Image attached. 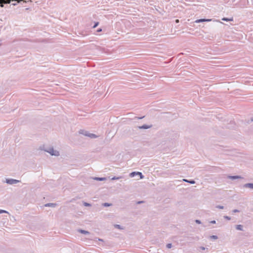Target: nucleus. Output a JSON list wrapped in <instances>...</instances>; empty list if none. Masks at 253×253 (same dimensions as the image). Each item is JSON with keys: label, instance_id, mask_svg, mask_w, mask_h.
Returning <instances> with one entry per match:
<instances>
[{"label": "nucleus", "instance_id": "c756f323", "mask_svg": "<svg viewBox=\"0 0 253 253\" xmlns=\"http://www.w3.org/2000/svg\"><path fill=\"white\" fill-rule=\"evenodd\" d=\"M101 31H102V29L101 28L98 29L97 31V32H100Z\"/></svg>", "mask_w": 253, "mask_h": 253}, {"label": "nucleus", "instance_id": "423d86ee", "mask_svg": "<svg viewBox=\"0 0 253 253\" xmlns=\"http://www.w3.org/2000/svg\"><path fill=\"white\" fill-rule=\"evenodd\" d=\"M227 178L228 179H232V180H235V179H242V178H243L242 177H241V176H239V175H234V176L228 175L227 176Z\"/></svg>", "mask_w": 253, "mask_h": 253}, {"label": "nucleus", "instance_id": "c85d7f7f", "mask_svg": "<svg viewBox=\"0 0 253 253\" xmlns=\"http://www.w3.org/2000/svg\"><path fill=\"white\" fill-rule=\"evenodd\" d=\"M200 249L202 250H205L206 249V248L204 247H201Z\"/></svg>", "mask_w": 253, "mask_h": 253}, {"label": "nucleus", "instance_id": "393cba45", "mask_svg": "<svg viewBox=\"0 0 253 253\" xmlns=\"http://www.w3.org/2000/svg\"><path fill=\"white\" fill-rule=\"evenodd\" d=\"M99 24L98 22H96L94 24V25L93 26V28H96Z\"/></svg>", "mask_w": 253, "mask_h": 253}, {"label": "nucleus", "instance_id": "f704fd0d", "mask_svg": "<svg viewBox=\"0 0 253 253\" xmlns=\"http://www.w3.org/2000/svg\"><path fill=\"white\" fill-rule=\"evenodd\" d=\"M252 121H253V119H252Z\"/></svg>", "mask_w": 253, "mask_h": 253}, {"label": "nucleus", "instance_id": "1a4fd4ad", "mask_svg": "<svg viewBox=\"0 0 253 253\" xmlns=\"http://www.w3.org/2000/svg\"><path fill=\"white\" fill-rule=\"evenodd\" d=\"M93 179L94 180H98V181H104L106 179V178L105 177H93Z\"/></svg>", "mask_w": 253, "mask_h": 253}, {"label": "nucleus", "instance_id": "4be33fe9", "mask_svg": "<svg viewBox=\"0 0 253 253\" xmlns=\"http://www.w3.org/2000/svg\"><path fill=\"white\" fill-rule=\"evenodd\" d=\"M2 213H8V212L5 210H0V214Z\"/></svg>", "mask_w": 253, "mask_h": 253}, {"label": "nucleus", "instance_id": "4468645a", "mask_svg": "<svg viewBox=\"0 0 253 253\" xmlns=\"http://www.w3.org/2000/svg\"><path fill=\"white\" fill-rule=\"evenodd\" d=\"M222 20L224 21H232L233 20V18H222Z\"/></svg>", "mask_w": 253, "mask_h": 253}, {"label": "nucleus", "instance_id": "7c9ffc66", "mask_svg": "<svg viewBox=\"0 0 253 253\" xmlns=\"http://www.w3.org/2000/svg\"><path fill=\"white\" fill-rule=\"evenodd\" d=\"M98 240L100 241H103L102 239H98Z\"/></svg>", "mask_w": 253, "mask_h": 253}, {"label": "nucleus", "instance_id": "ddd939ff", "mask_svg": "<svg viewBox=\"0 0 253 253\" xmlns=\"http://www.w3.org/2000/svg\"><path fill=\"white\" fill-rule=\"evenodd\" d=\"M236 229L238 230L242 231L243 230V226L241 224L237 225L236 226Z\"/></svg>", "mask_w": 253, "mask_h": 253}, {"label": "nucleus", "instance_id": "cd10ccee", "mask_svg": "<svg viewBox=\"0 0 253 253\" xmlns=\"http://www.w3.org/2000/svg\"><path fill=\"white\" fill-rule=\"evenodd\" d=\"M210 223L211 224H215L216 223L215 220H211L210 221Z\"/></svg>", "mask_w": 253, "mask_h": 253}, {"label": "nucleus", "instance_id": "0eeeda50", "mask_svg": "<svg viewBox=\"0 0 253 253\" xmlns=\"http://www.w3.org/2000/svg\"><path fill=\"white\" fill-rule=\"evenodd\" d=\"M84 134L85 136H88L89 137L91 138H95L97 137V135H96L95 134H93V133H90L88 132H85L84 133Z\"/></svg>", "mask_w": 253, "mask_h": 253}, {"label": "nucleus", "instance_id": "9b49d317", "mask_svg": "<svg viewBox=\"0 0 253 253\" xmlns=\"http://www.w3.org/2000/svg\"><path fill=\"white\" fill-rule=\"evenodd\" d=\"M183 181H185L186 182H188L189 183L192 184H194L195 183V181L194 180H188L186 179H183Z\"/></svg>", "mask_w": 253, "mask_h": 253}, {"label": "nucleus", "instance_id": "f257e3e1", "mask_svg": "<svg viewBox=\"0 0 253 253\" xmlns=\"http://www.w3.org/2000/svg\"><path fill=\"white\" fill-rule=\"evenodd\" d=\"M40 149L48 153L51 156H58L60 155L59 152L56 150H54L53 147H49L47 149H43V147H40Z\"/></svg>", "mask_w": 253, "mask_h": 253}, {"label": "nucleus", "instance_id": "72a5a7b5", "mask_svg": "<svg viewBox=\"0 0 253 253\" xmlns=\"http://www.w3.org/2000/svg\"><path fill=\"white\" fill-rule=\"evenodd\" d=\"M142 203V201H141V202H138V203Z\"/></svg>", "mask_w": 253, "mask_h": 253}, {"label": "nucleus", "instance_id": "20e7f679", "mask_svg": "<svg viewBox=\"0 0 253 253\" xmlns=\"http://www.w3.org/2000/svg\"><path fill=\"white\" fill-rule=\"evenodd\" d=\"M139 175L140 176V179H142L144 177V176L143 175L142 173L141 172H138V171H137V172H135V171L132 172H131L129 174V176L131 177H133L135 175Z\"/></svg>", "mask_w": 253, "mask_h": 253}, {"label": "nucleus", "instance_id": "5701e85b", "mask_svg": "<svg viewBox=\"0 0 253 253\" xmlns=\"http://www.w3.org/2000/svg\"><path fill=\"white\" fill-rule=\"evenodd\" d=\"M224 218L225 219H227V220H230V219H231V217H229V216H227V215L224 216Z\"/></svg>", "mask_w": 253, "mask_h": 253}, {"label": "nucleus", "instance_id": "7ed1b4c3", "mask_svg": "<svg viewBox=\"0 0 253 253\" xmlns=\"http://www.w3.org/2000/svg\"><path fill=\"white\" fill-rule=\"evenodd\" d=\"M7 184H10V185H13L17 184L19 182H20V181L17 179H14L12 178H6L5 179V181Z\"/></svg>", "mask_w": 253, "mask_h": 253}, {"label": "nucleus", "instance_id": "b1692460", "mask_svg": "<svg viewBox=\"0 0 253 253\" xmlns=\"http://www.w3.org/2000/svg\"><path fill=\"white\" fill-rule=\"evenodd\" d=\"M115 227H117V228L118 229H122L123 228H122V227L121 226V225H118V224H116L115 225Z\"/></svg>", "mask_w": 253, "mask_h": 253}, {"label": "nucleus", "instance_id": "2eb2a0df", "mask_svg": "<svg viewBox=\"0 0 253 253\" xmlns=\"http://www.w3.org/2000/svg\"><path fill=\"white\" fill-rule=\"evenodd\" d=\"M102 206L104 207H110L112 206V204L108 203H104L102 204Z\"/></svg>", "mask_w": 253, "mask_h": 253}, {"label": "nucleus", "instance_id": "6ab92c4d", "mask_svg": "<svg viewBox=\"0 0 253 253\" xmlns=\"http://www.w3.org/2000/svg\"><path fill=\"white\" fill-rule=\"evenodd\" d=\"M216 208L219 209H223L224 207L223 206L218 205L216 206Z\"/></svg>", "mask_w": 253, "mask_h": 253}, {"label": "nucleus", "instance_id": "a211bd4d", "mask_svg": "<svg viewBox=\"0 0 253 253\" xmlns=\"http://www.w3.org/2000/svg\"><path fill=\"white\" fill-rule=\"evenodd\" d=\"M210 238L214 240H216L218 238L217 236L216 235H212L210 236Z\"/></svg>", "mask_w": 253, "mask_h": 253}, {"label": "nucleus", "instance_id": "39448f33", "mask_svg": "<svg viewBox=\"0 0 253 253\" xmlns=\"http://www.w3.org/2000/svg\"><path fill=\"white\" fill-rule=\"evenodd\" d=\"M152 125H143L141 126H138V128L139 129H148L152 127Z\"/></svg>", "mask_w": 253, "mask_h": 253}, {"label": "nucleus", "instance_id": "f3484780", "mask_svg": "<svg viewBox=\"0 0 253 253\" xmlns=\"http://www.w3.org/2000/svg\"><path fill=\"white\" fill-rule=\"evenodd\" d=\"M5 3V0H0V6L3 7V4Z\"/></svg>", "mask_w": 253, "mask_h": 253}, {"label": "nucleus", "instance_id": "412c9836", "mask_svg": "<svg viewBox=\"0 0 253 253\" xmlns=\"http://www.w3.org/2000/svg\"><path fill=\"white\" fill-rule=\"evenodd\" d=\"M84 206H86V207H89V206H91V205L89 203H86V202H84Z\"/></svg>", "mask_w": 253, "mask_h": 253}, {"label": "nucleus", "instance_id": "dca6fc26", "mask_svg": "<svg viewBox=\"0 0 253 253\" xmlns=\"http://www.w3.org/2000/svg\"><path fill=\"white\" fill-rule=\"evenodd\" d=\"M122 178V176H119V177L114 176V177H113L111 178V179L112 180H118V179H120Z\"/></svg>", "mask_w": 253, "mask_h": 253}, {"label": "nucleus", "instance_id": "aec40b11", "mask_svg": "<svg viewBox=\"0 0 253 253\" xmlns=\"http://www.w3.org/2000/svg\"><path fill=\"white\" fill-rule=\"evenodd\" d=\"M167 247L168 249H170L172 247V244L171 243L168 244L167 245Z\"/></svg>", "mask_w": 253, "mask_h": 253}, {"label": "nucleus", "instance_id": "bb28decb", "mask_svg": "<svg viewBox=\"0 0 253 253\" xmlns=\"http://www.w3.org/2000/svg\"><path fill=\"white\" fill-rule=\"evenodd\" d=\"M239 211H240L238 210H237V209H235V210L232 211V212H234V213L238 212Z\"/></svg>", "mask_w": 253, "mask_h": 253}, {"label": "nucleus", "instance_id": "f03ea898", "mask_svg": "<svg viewBox=\"0 0 253 253\" xmlns=\"http://www.w3.org/2000/svg\"><path fill=\"white\" fill-rule=\"evenodd\" d=\"M210 21H213L216 22H220L221 24H223L222 22H220L218 20L216 19H197L195 21V23H199L204 22H210Z\"/></svg>", "mask_w": 253, "mask_h": 253}, {"label": "nucleus", "instance_id": "6e6552de", "mask_svg": "<svg viewBox=\"0 0 253 253\" xmlns=\"http://www.w3.org/2000/svg\"><path fill=\"white\" fill-rule=\"evenodd\" d=\"M243 187L245 188H249L253 189V183H246L243 185Z\"/></svg>", "mask_w": 253, "mask_h": 253}, {"label": "nucleus", "instance_id": "f8f14e48", "mask_svg": "<svg viewBox=\"0 0 253 253\" xmlns=\"http://www.w3.org/2000/svg\"><path fill=\"white\" fill-rule=\"evenodd\" d=\"M56 206V204L54 203H47L45 205V207H55Z\"/></svg>", "mask_w": 253, "mask_h": 253}, {"label": "nucleus", "instance_id": "473e14b6", "mask_svg": "<svg viewBox=\"0 0 253 253\" xmlns=\"http://www.w3.org/2000/svg\"><path fill=\"white\" fill-rule=\"evenodd\" d=\"M144 118V117H140V118H139V119H142V118Z\"/></svg>", "mask_w": 253, "mask_h": 253}, {"label": "nucleus", "instance_id": "9d476101", "mask_svg": "<svg viewBox=\"0 0 253 253\" xmlns=\"http://www.w3.org/2000/svg\"><path fill=\"white\" fill-rule=\"evenodd\" d=\"M78 231L80 232L81 233L84 234H89V232L87 231L82 230V229H79L78 230Z\"/></svg>", "mask_w": 253, "mask_h": 253}, {"label": "nucleus", "instance_id": "2f4dec72", "mask_svg": "<svg viewBox=\"0 0 253 253\" xmlns=\"http://www.w3.org/2000/svg\"><path fill=\"white\" fill-rule=\"evenodd\" d=\"M179 22L178 20H176V22H177H177Z\"/></svg>", "mask_w": 253, "mask_h": 253}, {"label": "nucleus", "instance_id": "a878e982", "mask_svg": "<svg viewBox=\"0 0 253 253\" xmlns=\"http://www.w3.org/2000/svg\"><path fill=\"white\" fill-rule=\"evenodd\" d=\"M195 222L197 224H201V221L200 220H198V219H196L195 220Z\"/></svg>", "mask_w": 253, "mask_h": 253}]
</instances>
